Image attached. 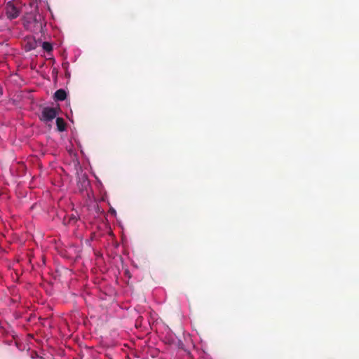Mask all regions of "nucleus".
<instances>
[{"instance_id":"1","label":"nucleus","mask_w":359,"mask_h":359,"mask_svg":"<svg viewBox=\"0 0 359 359\" xmlns=\"http://www.w3.org/2000/svg\"><path fill=\"white\" fill-rule=\"evenodd\" d=\"M57 115V110L53 107H44L41 111L40 119L43 122H49L53 121Z\"/></svg>"},{"instance_id":"5","label":"nucleus","mask_w":359,"mask_h":359,"mask_svg":"<svg viewBox=\"0 0 359 359\" xmlns=\"http://www.w3.org/2000/svg\"><path fill=\"white\" fill-rule=\"evenodd\" d=\"M43 49L46 52H50L53 50V46L49 42L45 41L42 44Z\"/></svg>"},{"instance_id":"4","label":"nucleus","mask_w":359,"mask_h":359,"mask_svg":"<svg viewBox=\"0 0 359 359\" xmlns=\"http://www.w3.org/2000/svg\"><path fill=\"white\" fill-rule=\"evenodd\" d=\"M56 125L59 131L62 132L66 130V123L62 118L57 117L56 118Z\"/></svg>"},{"instance_id":"3","label":"nucleus","mask_w":359,"mask_h":359,"mask_svg":"<svg viewBox=\"0 0 359 359\" xmlns=\"http://www.w3.org/2000/svg\"><path fill=\"white\" fill-rule=\"evenodd\" d=\"M54 97H55V100L63 101L67 97V93L63 89H59L55 91V93L54 94Z\"/></svg>"},{"instance_id":"6","label":"nucleus","mask_w":359,"mask_h":359,"mask_svg":"<svg viewBox=\"0 0 359 359\" xmlns=\"http://www.w3.org/2000/svg\"><path fill=\"white\" fill-rule=\"evenodd\" d=\"M110 212H111V214L115 215V214H116V210H115L114 209L111 208V209H110Z\"/></svg>"},{"instance_id":"2","label":"nucleus","mask_w":359,"mask_h":359,"mask_svg":"<svg viewBox=\"0 0 359 359\" xmlns=\"http://www.w3.org/2000/svg\"><path fill=\"white\" fill-rule=\"evenodd\" d=\"M6 14L9 19L17 18L19 15V11L11 1H8L6 6Z\"/></svg>"}]
</instances>
